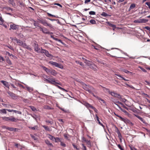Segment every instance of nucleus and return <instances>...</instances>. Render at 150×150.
<instances>
[{"label": "nucleus", "instance_id": "nucleus-1", "mask_svg": "<svg viewBox=\"0 0 150 150\" xmlns=\"http://www.w3.org/2000/svg\"><path fill=\"white\" fill-rule=\"evenodd\" d=\"M83 88L86 91H88L89 93L92 94L93 95V94H94L93 92H96L95 89L93 87L89 85H83Z\"/></svg>", "mask_w": 150, "mask_h": 150}, {"label": "nucleus", "instance_id": "nucleus-2", "mask_svg": "<svg viewBox=\"0 0 150 150\" xmlns=\"http://www.w3.org/2000/svg\"><path fill=\"white\" fill-rule=\"evenodd\" d=\"M2 119L4 121L14 122H17L19 120L18 119L15 118L14 117L12 116L9 117H2Z\"/></svg>", "mask_w": 150, "mask_h": 150}, {"label": "nucleus", "instance_id": "nucleus-3", "mask_svg": "<svg viewBox=\"0 0 150 150\" xmlns=\"http://www.w3.org/2000/svg\"><path fill=\"white\" fill-rule=\"evenodd\" d=\"M42 67L49 75L55 76L57 74V72L54 69H48L45 66H42Z\"/></svg>", "mask_w": 150, "mask_h": 150}, {"label": "nucleus", "instance_id": "nucleus-4", "mask_svg": "<svg viewBox=\"0 0 150 150\" xmlns=\"http://www.w3.org/2000/svg\"><path fill=\"white\" fill-rule=\"evenodd\" d=\"M82 104L85 106L87 108H91L93 110L96 112H98L97 110L94 107H93L92 105L90 104L89 103L86 102L85 101H83Z\"/></svg>", "mask_w": 150, "mask_h": 150}, {"label": "nucleus", "instance_id": "nucleus-5", "mask_svg": "<svg viewBox=\"0 0 150 150\" xmlns=\"http://www.w3.org/2000/svg\"><path fill=\"white\" fill-rule=\"evenodd\" d=\"M40 53H44L45 55L47 57L50 58H52L53 56L49 53L48 51L46 50L43 49L41 48V50L40 51Z\"/></svg>", "mask_w": 150, "mask_h": 150}, {"label": "nucleus", "instance_id": "nucleus-6", "mask_svg": "<svg viewBox=\"0 0 150 150\" xmlns=\"http://www.w3.org/2000/svg\"><path fill=\"white\" fill-rule=\"evenodd\" d=\"M40 22L45 26H48L50 28H53L52 25L48 23L47 21L45 20H41L40 21Z\"/></svg>", "mask_w": 150, "mask_h": 150}, {"label": "nucleus", "instance_id": "nucleus-7", "mask_svg": "<svg viewBox=\"0 0 150 150\" xmlns=\"http://www.w3.org/2000/svg\"><path fill=\"white\" fill-rule=\"evenodd\" d=\"M10 30H18L20 26L15 24L12 23V24H11L10 26Z\"/></svg>", "mask_w": 150, "mask_h": 150}, {"label": "nucleus", "instance_id": "nucleus-8", "mask_svg": "<svg viewBox=\"0 0 150 150\" xmlns=\"http://www.w3.org/2000/svg\"><path fill=\"white\" fill-rule=\"evenodd\" d=\"M49 83L54 85V84H57L60 85H61V84L60 83L57 82L55 81L54 78H50Z\"/></svg>", "mask_w": 150, "mask_h": 150}, {"label": "nucleus", "instance_id": "nucleus-9", "mask_svg": "<svg viewBox=\"0 0 150 150\" xmlns=\"http://www.w3.org/2000/svg\"><path fill=\"white\" fill-rule=\"evenodd\" d=\"M11 40L13 41H14L16 42V43L18 44V45L19 46H21L23 44V42L21 40H20L16 38L15 37L14 38H13Z\"/></svg>", "mask_w": 150, "mask_h": 150}, {"label": "nucleus", "instance_id": "nucleus-10", "mask_svg": "<svg viewBox=\"0 0 150 150\" xmlns=\"http://www.w3.org/2000/svg\"><path fill=\"white\" fill-rule=\"evenodd\" d=\"M110 94L112 96H114L119 99H120L121 98V96L120 95L118 94L117 93H115L114 91L111 92Z\"/></svg>", "mask_w": 150, "mask_h": 150}, {"label": "nucleus", "instance_id": "nucleus-11", "mask_svg": "<svg viewBox=\"0 0 150 150\" xmlns=\"http://www.w3.org/2000/svg\"><path fill=\"white\" fill-rule=\"evenodd\" d=\"M146 20L144 19H139L134 20V23H146Z\"/></svg>", "mask_w": 150, "mask_h": 150}, {"label": "nucleus", "instance_id": "nucleus-12", "mask_svg": "<svg viewBox=\"0 0 150 150\" xmlns=\"http://www.w3.org/2000/svg\"><path fill=\"white\" fill-rule=\"evenodd\" d=\"M7 93L13 99H16L18 97V96H16L15 94L11 92V91H8Z\"/></svg>", "mask_w": 150, "mask_h": 150}, {"label": "nucleus", "instance_id": "nucleus-13", "mask_svg": "<svg viewBox=\"0 0 150 150\" xmlns=\"http://www.w3.org/2000/svg\"><path fill=\"white\" fill-rule=\"evenodd\" d=\"M49 63L52 65L56 67L60 68V65L56 62H54L52 61H50L49 62Z\"/></svg>", "mask_w": 150, "mask_h": 150}, {"label": "nucleus", "instance_id": "nucleus-14", "mask_svg": "<svg viewBox=\"0 0 150 150\" xmlns=\"http://www.w3.org/2000/svg\"><path fill=\"white\" fill-rule=\"evenodd\" d=\"M21 46L23 48H26L28 50H32L31 48L28 45L25 43H24L23 42Z\"/></svg>", "mask_w": 150, "mask_h": 150}, {"label": "nucleus", "instance_id": "nucleus-15", "mask_svg": "<svg viewBox=\"0 0 150 150\" xmlns=\"http://www.w3.org/2000/svg\"><path fill=\"white\" fill-rule=\"evenodd\" d=\"M123 121L126 124H129L131 125H133L132 122H131L127 118H125Z\"/></svg>", "mask_w": 150, "mask_h": 150}, {"label": "nucleus", "instance_id": "nucleus-16", "mask_svg": "<svg viewBox=\"0 0 150 150\" xmlns=\"http://www.w3.org/2000/svg\"><path fill=\"white\" fill-rule=\"evenodd\" d=\"M34 50L35 51L38 52H40V49L39 48L38 45V44L35 43Z\"/></svg>", "mask_w": 150, "mask_h": 150}, {"label": "nucleus", "instance_id": "nucleus-17", "mask_svg": "<svg viewBox=\"0 0 150 150\" xmlns=\"http://www.w3.org/2000/svg\"><path fill=\"white\" fill-rule=\"evenodd\" d=\"M115 131L117 133L118 137L120 139V140H121V138L122 137V135L118 129L116 127H115Z\"/></svg>", "mask_w": 150, "mask_h": 150}, {"label": "nucleus", "instance_id": "nucleus-18", "mask_svg": "<svg viewBox=\"0 0 150 150\" xmlns=\"http://www.w3.org/2000/svg\"><path fill=\"white\" fill-rule=\"evenodd\" d=\"M45 143L49 147H53V146L52 143L48 139H46L45 141Z\"/></svg>", "mask_w": 150, "mask_h": 150}, {"label": "nucleus", "instance_id": "nucleus-19", "mask_svg": "<svg viewBox=\"0 0 150 150\" xmlns=\"http://www.w3.org/2000/svg\"><path fill=\"white\" fill-rule=\"evenodd\" d=\"M1 82L6 87L8 88H9L10 86V84L8 83V82L4 81L2 80L1 81Z\"/></svg>", "mask_w": 150, "mask_h": 150}, {"label": "nucleus", "instance_id": "nucleus-20", "mask_svg": "<svg viewBox=\"0 0 150 150\" xmlns=\"http://www.w3.org/2000/svg\"><path fill=\"white\" fill-rule=\"evenodd\" d=\"M93 96L97 98L98 100H100V102L101 103V102H102L103 103L105 104V102L104 101V100L102 99L101 98L99 97L98 96H97L95 95L94 94H93Z\"/></svg>", "mask_w": 150, "mask_h": 150}, {"label": "nucleus", "instance_id": "nucleus-21", "mask_svg": "<svg viewBox=\"0 0 150 150\" xmlns=\"http://www.w3.org/2000/svg\"><path fill=\"white\" fill-rule=\"evenodd\" d=\"M134 116L138 118L139 120H140L142 122L144 123H145V120L142 118L141 117L137 115L134 114Z\"/></svg>", "mask_w": 150, "mask_h": 150}, {"label": "nucleus", "instance_id": "nucleus-22", "mask_svg": "<svg viewBox=\"0 0 150 150\" xmlns=\"http://www.w3.org/2000/svg\"><path fill=\"white\" fill-rule=\"evenodd\" d=\"M42 127L45 129V130L48 131L50 132L52 130V129L50 128V127H49L45 125H42Z\"/></svg>", "mask_w": 150, "mask_h": 150}, {"label": "nucleus", "instance_id": "nucleus-23", "mask_svg": "<svg viewBox=\"0 0 150 150\" xmlns=\"http://www.w3.org/2000/svg\"><path fill=\"white\" fill-rule=\"evenodd\" d=\"M107 24L110 26L112 27L113 30H114L116 28V25L112 24L111 23L108 22L107 23Z\"/></svg>", "mask_w": 150, "mask_h": 150}, {"label": "nucleus", "instance_id": "nucleus-24", "mask_svg": "<svg viewBox=\"0 0 150 150\" xmlns=\"http://www.w3.org/2000/svg\"><path fill=\"white\" fill-rule=\"evenodd\" d=\"M136 4H132L130 6L129 9L128 11H130V10L132 9H133L135 8L136 7Z\"/></svg>", "mask_w": 150, "mask_h": 150}, {"label": "nucleus", "instance_id": "nucleus-25", "mask_svg": "<svg viewBox=\"0 0 150 150\" xmlns=\"http://www.w3.org/2000/svg\"><path fill=\"white\" fill-rule=\"evenodd\" d=\"M88 66L90 67V68L92 69L94 71H96V69L95 68L96 66L95 65L92 64H91L90 65L89 64H88Z\"/></svg>", "mask_w": 150, "mask_h": 150}, {"label": "nucleus", "instance_id": "nucleus-26", "mask_svg": "<svg viewBox=\"0 0 150 150\" xmlns=\"http://www.w3.org/2000/svg\"><path fill=\"white\" fill-rule=\"evenodd\" d=\"M96 119L97 120V122L100 125L103 126V124L101 123L100 122V121L99 118H98V116L97 115V114L96 115Z\"/></svg>", "mask_w": 150, "mask_h": 150}, {"label": "nucleus", "instance_id": "nucleus-27", "mask_svg": "<svg viewBox=\"0 0 150 150\" xmlns=\"http://www.w3.org/2000/svg\"><path fill=\"white\" fill-rule=\"evenodd\" d=\"M61 140L62 139L61 138L58 137H55V138L54 139V141L56 143H57L59 142H60Z\"/></svg>", "mask_w": 150, "mask_h": 150}, {"label": "nucleus", "instance_id": "nucleus-28", "mask_svg": "<svg viewBox=\"0 0 150 150\" xmlns=\"http://www.w3.org/2000/svg\"><path fill=\"white\" fill-rule=\"evenodd\" d=\"M115 104L116 105L119 107V109L120 110H121L123 112H124L125 114L126 115H128L129 114L125 110L122 109L119 106V105H118L117 104L115 103Z\"/></svg>", "mask_w": 150, "mask_h": 150}, {"label": "nucleus", "instance_id": "nucleus-29", "mask_svg": "<svg viewBox=\"0 0 150 150\" xmlns=\"http://www.w3.org/2000/svg\"><path fill=\"white\" fill-rule=\"evenodd\" d=\"M57 84H54V86H56L59 89H60L62 90L63 91H65L66 92H67V91L65 89H64L63 88L61 87L60 86H59L58 85H57Z\"/></svg>", "mask_w": 150, "mask_h": 150}, {"label": "nucleus", "instance_id": "nucleus-30", "mask_svg": "<svg viewBox=\"0 0 150 150\" xmlns=\"http://www.w3.org/2000/svg\"><path fill=\"white\" fill-rule=\"evenodd\" d=\"M26 88L27 90L30 92L32 91L33 90V88L29 87L28 86H26Z\"/></svg>", "mask_w": 150, "mask_h": 150}, {"label": "nucleus", "instance_id": "nucleus-31", "mask_svg": "<svg viewBox=\"0 0 150 150\" xmlns=\"http://www.w3.org/2000/svg\"><path fill=\"white\" fill-rule=\"evenodd\" d=\"M103 87L104 88L103 90L104 92H105V93H108L109 94H110L111 91H110L109 89L105 88L104 87Z\"/></svg>", "mask_w": 150, "mask_h": 150}, {"label": "nucleus", "instance_id": "nucleus-32", "mask_svg": "<svg viewBox=\"0 0 150 150\" xmlns=\"http://www.w3.org/2000/svg\"><path fill=\"white\" fill-rule=\"evenodd\" d=\"M85 141L86 142V144H87L88 145L87 146L88 147L90 148V147L91 146V144L90 141H88V140H85Z\"/></svg>", "mask_w": 150, "mask_h": 150}, {"label": "nucleus", "instance_id": "nucleus-33", "mask_svg": "<svg viewBox=\"0 0 150 150\" xmlns=\"http://www.w3.org/2000/svg\"><path fill=\"white\" fill-rule=\"evenodd\" d=\"M48 138L52 141H54L55 137L50 134H48Z\"/></svg>", "mask_w": 150, "mask_h": 150}, {"label": "nucleus", "instance_id": "nucleus-34", "mask_svg": "<svg viewBox=\"0 0 150 150\" xmlns=\"http://www.w3.org/2000/svg\"><path fill=\"white\" fill-rule=\"evenodd\" d=\"M6 110L5 109H3L2 110H0V112L1 113H3V114H6Z\"/></svg>", "mask_w": 150, "mask_h": 150}, {"label": "nucleus", "instance_id": "nucleus-35", "mask_svg": "<svg viewBox=\"0 0 150 150\" xmlns=\"http://www.w3.org/2000/svg\"><path fill=\"white\" fill-rule=\"evenodd\" d=\"M101 15L104 17L109 16V15L108 14L105 13V12H103L101 14Z\"/></svg>", "mask_w": 150, "mask_h": 150}, {"label": "nucleus", "instance_id": "nucleus-36", "mask_svg": "<svg viewBox=\"0 0 150 150\" xmlns=\"http://www.w3.org/2000/svg\"><path fill=\"white\" fill-rule=\"evenodd\" d=\"M115 114V116H116L117 117H119L120 119L122 121H123L124 120V119L125 118H123L122 117H121V116L118 115H117L116 114Z\"/></svg>", "mask_w": 150, "mask_h": 150}, {"label": "nucleus", "instance_id": "nucleus-37", "mask_svg": "<svg viewBox=\"0 0 150 150\" xmlns=\"http://www.w3.org/2000/svg\"><path fill=\"white\" fill-rule=\"evenodd\" d=\"M59 108L61 110L65 113H68L69 112V111L68 110H66L64 108H62L59 107Z\"/></svg>", "mask_w": 150, "mask_h": 150}, {"label": "nucleus", "instance_id": "nucleus-38", "mask_svg": "<svg viewBox=\"0 0 150 150\" xmlns=\"http://www.w3.org/2000/svg\"><path fill=\"white\" fill-rule=\"evenodd\" d=\"M75 62L76 63L79 64L82 67H83L84 66L83 64L81 62H80L79 61H76Z\"/></svg>", "mask_w": 150, "mask_h": 150}, {"label": "nucleus", "instance_id": "nucleus-39", "mask_svg": "<svg viewBox=\"0 0 150 150\" xmlns=\"http://www.w3.org/2000/svg\"><path fill=\"white\" fill-rule=\"evenodd\" d=\"M60 142V145L63 147H65L66 146V144L64 143L63 142H62V140Z\"/></svg>", "mask_w": 150, "mask_h": 150}, {"label": "nucleus", "instance_id": "nucleus-40", "mask_svg": "<svg viewBox=\"0 0 150 150\" xmlns=\"http://www.w3.org/2000/svg\"><path fill=\"white\" fill-rule=\"evenodd\" d=\"M90 22L92 24H96V21L93 19H91L90 21Z\"/></svg>", "mask_w": 150, "mask_h": 150}, {"label": "nucleus", "instance_id": "nucleus-41", "mask_svg": "<svg viewBox=\"0 0 150 150\" xmlns=\"http://www.w3.org/2000/svg\"><path fill=\"white\" fill-rule=\"evenodd\" d=\"M6 54H7L9 56V57H11V56H12L13 57H15L14 55H13V54H10L9 52H6Z\"/></svg>", "mask_w": 150, "mask_h": 150}, {"label": "nucleus", "instance_id": "nucleus-42", "mask_svg": "<svg viewBox=\"0 0 150 150\" xmlns=\"http://www.w3.org/2000/svg\"><path fill=\"white\" fill-rule=\"evenodd\" d=\"M42 32L44 33L47 34V32H48V31H47V29L46 28H43V30L42 31Z\"/></svg>", "mask_w": 150, "mask_h": 150}, {"label": "nucleus", "instance_id": "nucleus-43", "mask_svg": "<svg viewBox=\"0 0 150 150\" xmlns=\"http://www.w3.org/2000/svg\"><path fill=\"white\" fill-rule=\"evenodd\" d=\"M83 60H85L86 62H85L88 65V64H89L90 65L91 64V63H90V61H87V60L86 59H83L84 58L83 57L82 58Z\"/></svg>", "mask_w": 150, "mask_h": 150}, {"label": "nucleus", "instance_id": "nucleus-44", "mask_svg": "<svg viewBox=\"0 0 150 150\" xmlns=\"http://www.w3.org/2000/svg\"><path fill=\"white\" fill-rule=\"evenodd\" d=\"M51 38H53L54 40H56V41H58L60 42H61V40H59L57 38H55L53 35H51Z\"/></svg>", "mask_w": 150, "mask_h": 150}, {"label": "nucleus", "instance_id": "nucleus-45", "mask_svg": "<svg viewBox=\"0 0 150 150\" xmlns=\"http://www.w3.org/2000/svg\"><path fill=\"white\" fill-rule=\"evenodd\" d=\"M16 129H17L16 128L11 127L9 131H16Z\"/></svg>", "mask_w": 150, "mask_h": 150}, {"label": "nucleus", "instance_id": "nucleus-46", "mask_svg": "<svg viewBox=\"0 0 150 150\" xmlns=\"http://www.w3.org/2000/svg\"><path fill=\"white\" fill-rule=\"evenodd\" d=\"M72 145L73 146L74 148L76 149L77 150H79V148L77 147V146L75 145L73 143L72 144Z\"/></svg>", "mask_w": 150, "mask_h": 150}, {"label": "nucleus", "instance_id": "nucleus-47", "mask_svg": "<svg viewBox=\"0 0 150 150\" xmlns=\"http://www.w3.org/2000/svg\"><path fill=\"white\" fill-rule=\"evenodd\" d=\"M31 137L35 140H37V138L35 137V136H34L33 135L30 134Z\"/></svg>", "mask_w": 150, "mask_h": 150}, {"label": "nucleus", "instance_id": "nucleus-48", "mask_svg": "<svg viewBox=\"0 0 150 150\" xmlns=\"http://www.w3.org/2000/svg\"><path fill=\"white\" fill-rule=\"evenodd\" d=\"M30 108L33 111H35L36 109V108L34 106H30Z\"/></svg>", "mask_w": 150, "mask_h": 150}, {"label": "nucleus", "instance_id": "nucleus-49", "mask_svg": "<svg viewBox=\"0 0 150 150\" xmlns=\"http://www.w3.org/2000/svg\"><path fill=\"white\" fill-rule=\"evenodd\" d=\"M116 75L120 77H121L123 80H124L125 81H128L127 80L125 79L124 78L122 77L120 75L118 74H116Z\"/></svg>", "mask_w": 150, "mask_h": 150}, {"label": "nucleus", "instance_id": "nucleus-50", "mask_svg": "<svg viewBox=\"0 0 150 150\" xmlns=\"http://www.w3.org/2000/svg\"><path fill=\"white\" fill-rule=\"evenodd\" d=\"M145 4L148 6L149 8L150 9V1L147 2Z\"/></svg>", "mask_w": 150, "mask_h": 150}, {"label": "nucleus", "instance_id": "nucleus-51", "mask_svg": "<svg viewBox=\"0 0 150 150\" xmlns=\"http://www.w3.org/2000/svg\"><path fill=\"white\" fill-rule=\"evenodd\" d=\"M14 112L16 113H18L19 114H22V112L21 111L16 110H14Z\"/></svg>", "mask_w": 150, "mask_h": 150}, {"label": "nucleus", "instance_id": "nucleus-52", "mask_svg": "<svg viewBox=\"0 0 150 150\" xmlns=\"http://www.w3.org/2000/svg\"><path fill=\"white\" fill-rule=\"evenodd\" d=\"M89 14L90 15H94L96 14L95 12L93 11H91L89 12Z\"/></svg>", "mask_w": 150, "mask_h": 150}, {"label": "nucleus", "instance_id": "nucleus-53", "mask_svg": "<svg viewBox=\"0 0 150 150\" xmlns=\"http://www.w3.org/2000/svg\"><path fill=\"white\" fill-rule=\"evenodd\" d=\"M0 60L1 62H2L4 61V58L1 56L0 55Z\"/></svg>", "mask_w": 150, "mask_h": 150}, {"label": "nucleus", "instance_id": "nucleus-54", "mask_svg": "<svg viewBox=\"0 0 150 150\" xmlns=\"http://www.w3.org/2000/svg\"><path fill=\"white\" fill-rule=\"evenodd\" d=\"M82 145L83 146V150H87V149L86 148V146L84 145V144H82Z\"/></svg>", "mask_w": 150, "mask_h": 150}, {"label": "nucleus", "instance_id": "nucleus-55", "mask_svg": "<svg viewBox=\"0 0 150 150\" xmlns=\"http://www.w3.org/2000/svg\"><path fill=\"white\" fill-rule=\"evenodd\" d=\"M64 137L67 139H68V135L67 134H64Z\"/></svg>", "mask_w": 150, "mask_h": 150}, {"label": "nucleus", "instance_id": "nucleus-56", "mask_svg": "<svg viewBox=\"0 0 150 150\" xmlns=\"http://www.w3.org/2000/svg\"><path fill=\"white\" fill-rule=\"evenodd\" d=\"M45 108L47 109H52V108H51L50 106H45Z\"/></svg>", "mask_w": 150, "mask_h": 150}, {"label": "nucleus", "instance_id": "nucleus-57", "mask_svg": "<svg viewBox=\"0 0 150 150\" xmlns=\"http://www.w3.org/2000/svg\"><path fill=\"white\" fill-rule=\"evenodd\" d=\"M47 14L48 16H51L52 17H56L55 16L52 15L49 13H47Z\"/></svg>", "mask_w": 150, "mask_h": 150}, {"label": "nucleus", "instance_id": "nucleus-58", "mask_svg": "<svg viewBox=\"0 0 150 150\" xmlns=\"http://www.w3.org/2000/svg\"><path fill=\"white\" fill-rule=\"evenodd\" d=\"M7 47L11 50H14L13 48L11 45L7 46Z\"/></svg>", "mask_w": 150, "mask_h": 150}, {"label": "nucleus", "instance_id": "nucleus-59", "mask_svg": "<svg viewBox=\"0 0 150 150\" xmlns=\"http://www.w3.org/2000/svg\"><path fill=\"white\" fill-rule=\"evenodd\" d=\"M140 68L143 71L145 72H146V69H145L144 68L141 67H140Z\"/></svg>", "mask_w": 150, "mask_h": 150}, {"label": "nucleus", "instance_id": "nucleus-60", "mask_svg": "<svg viewBox=\"0 0 150 150\" xmlns=\"http://www.w3.org/2000/svg\"><path fill=\"white\" fill-rule=\"evenodd\" d=\"M3 127L4 128L6 129H7L8 130H9L11 127H8L5 126Z\"/></svg>", "mask_w": 150, "mask_h": 150}, {"label": "nucleus", "instance_id": "nucleus-61", "mask_svg": "<svg viewBox=\"0 0 150 150\" xmlns=\"http://www.w3.org/2000/svg\"><path fill=\"white\" fill-rule=\"evenodd\" d=\"M117 146L118 148L121 150H124L123 149L122 147L121 146L120 144H118L117 145Z\"/></svg>", "mask_w": 150, "mask_h": 150}, {"label": "nucleus", "instance_id": "nucleus-62", "mask_svg": "<svg viewBox=\"0 0 150 150\" xmlns=\"http://www.w3.org/2000/svg\"><path fill=\"white\" fill-rule=\"evenodd\" d=\"M3 20L1 17H0V25L3 22Z\"/></svg>", "mask_w": 150, "mask_h": 150}, {"label": "nucleus", "instance_id": "nucleus-63", "mask_svg": "<svg viewBox=\"0 0 150 150\" xmlns=\"http://www.w3.org/2000/svg\"><path fill=\"white\" fill-rule=\"evenodd\" d=\"M7 62L9 65L12 64V63L10 60H8L7 61Z\"/></svg>", "mask_w": 150, "mask_h": 150}, {"label": "nucleus", "instance_id": "nucleus-64", "mask_svg": "<svg viewBox=\"0 0 150 150\" xmlns=\"http://www.w3.org/2000/svg\"><path fill=\"white\" fill-rule=\"evenodd\" d=\"M50 78H49L48 79H45L44 81H47V83H49L50 81Z\"/></svg>", "mask_w": 150, "mask_h": 150}]
</instances>
